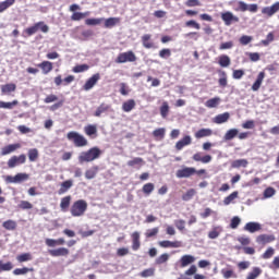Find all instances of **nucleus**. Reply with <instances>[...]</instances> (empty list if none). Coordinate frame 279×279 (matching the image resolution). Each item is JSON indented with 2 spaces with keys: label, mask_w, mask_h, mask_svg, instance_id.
<instances>
[{
  "label": "nucleus",
  "mask_w": 279,
  "mask_h": 279,
  "mask_svg": "<svg viewBox=\"0 0 279 279\" xmlns=\"http://www.w3.org/2000/svg\"><path fill=\"white\" fill-rule=\"evenodd\" d=\"M245 232H250L251 234H254V232H260L263 230V226L258 222H247L244 226Z\"/></svg>",
  "instance_id": "14"
},
{
  "label": "nucleus",
  "mask_w": 279,
  "mask_h": 279,
  "mask_svg": "<svg viewBox=\"0 0 279 279\" xmlns=\"http://www.w3.org/2000/svg\"><path fill=\"white\" fill-rule=\"evenodd\" d=\"M73 186V180H66L61 183V186L58 191V195H64Z\"/></svg>",
  "instance_id": "26"
},
{
  "label": "nucleus",
  "mask_w": 279,
  "mask_h": 279,
  "mask_svg": "<svg viewBox=\"0 0 279 279\" xmlns=\"http://www.w3.org/2000/svg\"><path fill=\"white\" fill-rule=\"evenodd\" d=\"M101 23H104V17L85 20V25L88 26L101 25Z\"/></svg>",
  "instance_id": "56"
},
{
  "label": "nucleus",
  "mask_w": 279,
  "mask_h": 279,
  "mask_svg": "<svg viewBox=\"0 0 279 279\" xmlns=\"http://www.w3.org/2000/svg\"><path fill=\"white\" fill-rule=\"evenodd\" d=\"M99 80H101V74L99 73H96L93 76H90L83 86L84 90L93 89V87L97 85V82H99Z\"/></svg>",
  "instance_id": "10"
},
{
  "label": "nucleus",
  "mask_w": 279,
  "mask_h": 279,
  "mask_svg": "<svg viewBox=\"0 0 279 279\" xmlns=\"http://www.w3.org/2000/svg\"><path fill=\"white\" fill-rule=\"evenodd\" d=\"M165 134H167V130L165 128H159L153 131V136L156 141H162L165 138Z\"/></svg>",
  "instance_id": "36"
},
{
  "label": "nucleus",
  "mask_w": 279,
  "mask_h": 279,
  "mask_svg": "<svg viewBox=\"0 0 279 279\" xmlns=\"http://www.w3.org/2000/svg\"><path fill=\"white\" fill-rule=\"evenodd\" d=\"M223 232L221 227H214L213 230L208 232V239H219V234Z\"/></svg>",
  "instance_id": "37"
},
{
  "label": "nucleus",
  "mask_w": 279,
  "mask_h": 279,
  "mask_svg": "<svg viewBox=\"0 0 279 279\" xmlns=\"http://www.w3.org/2000/svg\"><path fill=\"white\" fill-rule=\"evenodd\" d=\"M86 210H88V203L85 199L75 201L70 208L73 217H84Z\"/></svg>",
  "instance_id": "2"
},
{
  "label": "nucleus",
  "mask_w": 279,
  "mask_h": 279,
  "mask_svg": "<svg viewBox=\"0 0 279 279\" xmlns=\"http://www.w3.org/2000/svg\"><path fill=\"white\" fill-rule=\"evenodd\" d=\"M15 90H16V84L14 83H8L4 85H1L2 95H10V93H14Z\"/></svg>",
  "instance_id": "25"
},
{
  "label": "nucleus",
  "mask_w": 279,
  "mask_h": 279,
  "mask_svg": "<svg viewBox=\"0 0 279 279\" xmlns=\"http://www.w3.org/2000/svg\"><path fill=\"white\" fill-rule=\"evenodd\" d=\"M220 101H221V98L219 97L210 98L205 102V106L206 108H217Z\"/></svg>",
  "instance_id": "42"
},
{
  "label": "nucleus",
  "mask_w": 279,
  "mask_h": 279,
  "mask_svg": "<svg viewBox=\"0 0 279 279\" xmlns=\"http://www.w3.org/2000/svg\"><path fill=\"white\" fill-rule=\"evenodd\" d=\"M116 62L117 64H125V62H136V54L132 50L119 53Z\"/></svg>",
  "instance_id": "5"
},
{
  "label": "nucleus",
  "mask_w": 279,
  "mask_h": 279,
  "mask_svg": "<svg viewBox=\"0 0 279 279\" xmlns=\"http://www.w3.org/2000/svg\"><path fill=\"white\" fill-rule=\"evenodd\" d=\"M16 149H21V144L20 143L10 144L8 146H4L1 149V156H8L10 154H13V151H16Z\"/></svg>",
  "instance_id": "17"
},
{
  "label": "nucleus",
  "mask_w": 279,
  "mask_h": 279,
  "mask_svg": "<svg viewBox=\"0 0 279 279\" xmlns=\"http://www.w3.org/2000/svg\"><path fill=\"white\" fill-rule=\"evenodd\" d=\"M218 64L222 68H228V65L230 64V57H228V54L220 56Z\"/></svg>",
  "instance_id": "54"
},
{
  "label": "nucleus",
  "mask_w": 279,
  "mask_h": 279,
  "mask_svg": "<svg viewBox=\"0 0 279 279\" xmlns=\"http://www.w3.org/2000/svg\"><path fill=\"white\" fill-rule=\"evenodd\" d=\"M159 58H162L163 60H167V58H171V49L163 48L159 51Z\"/></svg>",
  "instance_id": "62"
},
{
  "label": "nucleus",
  "mask_w": 279,
  "mask_h": 279,
  "mask_svg": "<svg viewBox=\"0 0 279 279\" xmlns=\"http://www.w3.org/2000/svg\"><path fill=\"white\" fill-rule=\"evenodd\" d=\"M13 3H16V0H5L3 2H0V13L5 12L8 8H12Z\"/></svg>",
  "instance_id": "55"
},
{
  "label": "nucleus",
  "mask_w": 279,
  "mask_h": 279,
  "mask_svg": "<svg viewBox=\"0 0 279 279\" xmlns=\"http://www.w3.org/2000/svg\"><path fill=\"white\" fill-rule=\"evenodd\" d=\"M136 108V101L134 99H129L122 104L123 112H132Z\"/></svg>",
  "instance_id": "29"
},
{
  "label": "nucleus",
  "mask_w": 279,
  "mask_h": 279,
  "mask_svg": "<svg viewBox=\"0 0 279 279\" xmlns=\"http://www.w3.org/2000/svg\"><path fill=\"white\" fill-rule=\"evenodd\" d=\"M14 269V264L12 262L3 263V260H0V274L1 271H12Z\"/></svg>",
  "instance_id": "44"
},
{
  "label": "nucleus",
  "mask_w": 279,
  "mask_h": 279,
  "mask_svg": "<svg viewBox=\"0 0 279 279\" xmlns=\"http://www.w3.org/2000/svg\"><path fill=\"white\" fill-rule=\"evenodd\" d=\"M37 66L41 69L44 75H49L53 71V63L51 61H43Z\"/></svg>",
  "instance_id": "16"
},
{
  "label": "nucleus",
  "mask_w": 279,
  "mask_h": 279,
  "mask_svg": "<svg viewBox=\"0 0 279 279\" xmlns=\"http://www.w3.org/2000/svg\"><path fill=\"white\" fill-rule=\"evenodd\" d=\"M221 19L226 25H232V23H239V16L232 14V12L222 13Z\"/></svg>",
  "instance_id": "11"
},
{
  "label": "nucleus",
  "mask_w": 279,
  "mask_h": 279,
  "mask_svg": "<svg viewBox=\"0 0 279 279\" xmlns=\"http://www.w3.org/2000/svg\"><path fill=\"white\" fill-rule=\"evenodd\" d=\"M88 69H90V65L88 64H77L75 65L72 71L73 73H85V71H88Z\"/></svg>",
  "instance_id": "53"
},
{
  "label": "nucleus",
  "mask_w": 279,
  "mask_h": 279,
  "mask_svg": "<svg viewBox=\"0 0 279 279\" xmlns=\"http://www.w3.org/2000/svg\"><path fill=\"white\" fill-rule=\"evenodd\" d=\"M220 272L225 279L236 278V272H234L232 266H228V268H222Z\"/></svg>",
  "instance_id": "28"
},
{
  "label": "nucleus",
  "mask_w": 279,
  "mask_h": 279,
  "mask_svg": "<svg viewBox=\"0 0 279 279\" xmlns=\"http://www.w3.org/2000/svg\"><path fill=\"white\" fill-rule=\"evenodd\" d=\"M84 132H85L86 136L97 137V125L88 124L84 128Z\"/></svg>",
  "instance_id": "35"
},
{
  "label": "nucleus",
  "mask_w": 279,
  "mask_h": 279,
  "mask_svg": "<svg viewBox=\"0 0 279 279\" xmlns=\"http://www.w3.org/2000/svg\"><path fill=\"white\" fill-rule=\"evenodd\" d=\"M236 136H239V131L236 129H231L225 134V141H232V138H236Z\"/></svg>",
  "instance_id": "50"
},
{
  "label": "nucleus",
  "mask_w": 279,
  "mask_h": 279,
  "mask_svg": "<svg viewBox=\"0 0 279 279\" xmlns=\"http://www.w3.org/2000/svg\"><path fill=\"white\" fill-rule=\"evenodd\" d=\"M195 138H206L213 136V130L210 129H199L195 134Z\"/></svg>",
  "instance_id": "31"
},
{
  "label": "nucleus",
  "mask_w": 279,
  "mask_h": 279,
  "mask_svg": "<svg viewBox=\"0 0 279 279\" xmlns=\"http://www.w3.org/2000/svg\"><path fill=\"white\" fill-rule=\"evenodd\" d=\"M26 180H29V174L27 173H17L14 177H4V181L7 182V184H19L21 182H25Z\"/></svg>",
  "instance_id": "6"
},
{
  "label": "nucleus",
  "mask_w": 279,
  "mask_h": 279,
  "mask_svg": "<svg viewBox=\"0 0 279 279\" xmlns=\"http://www.w3.org/2000/svg\"><path fill=\"white\" fill-rule=\"evenodd\" d=\"M276 195V189L274 187H267L264 191V199H269V197H274Z\"/></svg>",
  "instance_id": "63"
},
{
  "label": "nucleus",
  "mask_w": 279,
  "mask_h": 279,
  "mask_svg": "<svg viewBox=\"0 0 279 279\" xmlns=\"http://www.w3.org/2000/svg\"><path fill=\"white\" fill-rule=\"evenodd\" d=\"M143 165H145V160L141 157H135L128 161V167H143Z\"/></svg>",
  "instance_id": "39"
},
{
  "label": "nucleus",
  "mask_w": 279,
  "mask_h": 279,
  "mask_svg": "<svg viewBox=\"0 0 279 279\" xmlns=\"http://www.w3.org/2000/svg\"><path fill=\"white\" fill-rule=\"evenodd\" d=\"M263 274V269L254 267L251 272L247 274L246 279H256Z\"/></svg>",
  "instance_id": "47"
},
{
  "label": "nucleus",
  "mask_w": 279,
  "mask_h": 279,
  "mask_svg": "<svg viewBox=\"0 0 279 279\" xmlns=\"http://www.w3.org/2000/svg\"><path fill=\"white\" fill-rule=\"evenodd\" d=\"M132 239V251L138 252L141 250V233L138 231H135L131 235Z\"/></svg>",
  "instance_id": "13"
},
{
  "label": "nucleus",
  "mask_w": 279,
  "mask_h": 279,
  "mask_svg": "<svg viewBox=\"0 0 279 279\" xmlns=\"http://www.w3.org/2000/svg\"><path fill=\"white\" fill-rule=\"evenodd\" d=\"M169 260V254L163 253L159 257L156 258L155 265H165Z\"/></svg>",
  "instance_id": "59"
},
{
  "label": "nucleus",
  "mask_w": 279,
  "mask_h": 279,
  "mask_svg": "<svg viewBox=\"0 0 279 279\" xmlns=\"http://www.w3.org/2000/svg\"><path fill=\"white\" fill-rule=\"evenodd\" d=\"M191 143H192L191 136L185 135L182 140L177 142L175 149H178V151H181V149H184V147H186V145H191Z\"/></svg>",
  "instance_id": "24"
},
{
  "label": "nucleus",
  "mask_w": 279,
  "mask_h": 279,
  "mask_svg": "<svg viewBox=\"0 0 279 279\" xmlns=\"http://www.w3.org/2000/svg\"><path fill=\"white\" fill-rule=\"evenodd\" d=\"M71 206V195L61 198L60 208L62 213H66Z\"/></svg>",
  "instance_id": "34"
},
{
  "label": "nucleus",
  "mask_w": 279,
  "mask_h": 279,
  "mask_svg": "<svg viewBox=\"0 0 279 279\" xmlns=\"http://www.w3.org/2000/svg\"><path fill=\"white\" fill-rule=\"evenodd\" d=\"M276 236L269 234H260L256 238V243L259 245H267V243H274Z\"/></svg>",
  "instance_id": "15"
},
{
  "label": "nucleus",
  "mask_w": 279,
  "mask_h": 279,
  "mask_svg": "<svg viewBox=\"0 0 279 279\" xmlns=\"http://www.w3.org/2000/svg\"><path fill=\"white\" fill-rule=\"evenodd\" d=\"M247 165H250L247 159H236V160L232 161L231 167H232V169H241V167H243V169H245L247 167Z\"/></svg>",
  "instance_id": "33"
},
{
  "label": "nucleus",
  "mask_w": 279,
  "mask_h": 279,
  "mask_svg": "<svg viewBox=\"0 0 279 279\" xmlns=\"http://www.w3.org/2000/svg\"><path fill=\"white\" fill-rule=\"evenodd\" d=\"M192 158L195 162H203V165H208L213 160V156L205 155L202 157V153L194 154Z\"/></svg>",
  "instance_id": "19"
},
{
  "label": "nucleus",
  "mask_w": 279,
  "mask_h": 279,
  "mask_svg": "<svg viewBox=\"0 0 279 279\" xmlns=\"http://www.w3.org/2000/svg\"><path fill=\"white\" fill-rule=\"evenodd\" d=\"M29 271H34V268H27V267L15 268L13 270V276H25V274H29Z\"/></svg>",
  "instance_id": "49"
},
{
  "label": "nucleus",
  "mask_w": 279,
  "mask_h": 279,
  "mask_svg": "<svg viewBox=\"0 0 279 279\" xmlns=\"http://www.w3.org/2000/svg\"><path fill=\"white\" fill-rule=\"evenodd\" d=\"M120 94L126 97V95H130V87L125 83L120 84Z\"/></svg>",
  "instance_id": "64"
},
{
  "label": "nucleus",
  "mask_w": 279,
  "mask_h": 279,
  "mask_svg": "<svg viewBox=\"0 0 279 279\" xmlns=\"http://www.w3.org/2000/svg\"><path fill=\"white\" fill-rule=\"evenodd\" d=\"M154 189H156L154 183H146L142 187V193H144V195H151V193H154Z\"/></svg>",
  "instance_id": "48"
},
{
  "label": "nucleus",
  "mask_w": 279,
  "mask_h": 279,
  "mask_svg": "<svg viewBox=\"0 0 279 279\" xmlns=\"http://www.w3.org/2000/svg\"><path fill=\"white\" fill-rule=\"evenodd\" d=\"M229 119H230V113L225 112V113H220V114L216 116L214 119V122L217 123L218 125H221V123H227V121H229Z\"/></svg>",
  "instance_id": "32"
},
{
  "label": "nucleus",
  "mask_w": 279,
  "mask_h": 279,
  "mask_svg": "<svg viewBox=\"0 0 279 279\" xmlns=\"http://www.w3.org/2000/svg\"><path fill=\"white\" fill-rule=\"evenodd\" d=\"M28 160L31 162H36V160H38V149L32 148L28 150Z\"/></svg>",
  "instance_id": "58"
},
{
  "label": "nucleus",
  "mask_w": 279,
  "mask_h": 279,
  "mask_svg": "<svg viewBox=\"0 0 279 279\" xmlns=\"http://www.w3.org/2000/svg\"><path fill=\"white\" fill-rule=\"evenodd\" d=\"M26 161H27V156H25V154H22L20 156H12L8 160V167L9 169H14V167H19V165H25Z\"/></svg>",
  "instance_id": "7"
},
{
  "label": "nucleus",
  "mask_w": 279,
  "mask_h": 279,
  "mask_svg": "<svg viewBox=\"0 0 279 279\" xmlns=\"http://www.w3.org/2000/svg\"><path fill=\"white\" fill-rule=\"evenodd\" d=\"M236 197H239V192H232L229 196L225 197L223 199V204L225 206H230V204H232L233 199H236Z\"/></svg>",
  "instance_id": "51"
},
{
  "label": "nucleus",
  "mask_w": 279,
  "mask_h": 279,
  "mask_svg": "<svg viewBox=\"0 0 279 279\" xmlns=\"http://www.w3.org/2000/svg\"><path fill=\"white\" fill-rule=\"evenodd\" d=\"M66 138L71 141L75 147H86V145H88V140L75 131L69 132Z\"/></svg>",
  "instance_id": "3"
},
{
  "label": "nucleus",
  "mask_w": 279,
  "mask_h": 279,
  "mask_svg": "<svg viewBox=\"0 0 279 279\" xmlns=\"http://www.w3.org/2000/svg\"><path fill=\"white\" fill-rule=\"evenodd\" d=\"M90 12L86 11V12H74L71 15V21H82V19H86V16H89Z\"/></svg>",
  "instance_id": "40"
},
{
  "label": "nucleus",
  "mask_w": 279,
  "mask_h": 279,
  "mask_svg": "<svg viewBox=\"0 0 279 279\" xmlns=\"http://www.w3.org/2000/svg\"><path fill=\"white\" fill-rule=\"evenodd\" d=\"M196 169L193 167H183L182 169L177 170L175 177L179 179L182 178H191L192 175H195Z\"/></svg>",
  "instance_id": "8"
},
{
  "label": "nucleus",
  "mask_w": 279,
  "mask_h": 279,
  "mask_svg": "<svg viewBox=\"0 0 279 279\" xmlns=\"http://www.w3.org/2000/svg\"><path fill=\"white\" fill-rule=\"evenodd\" d=\"M19 104V100H13L11 102L0 101V108H4L5 110H12L14 106Z\"/></svg>",
  "instance_id": "57"
},
{
  "label": "nucleus",
  "mask_w": 279,
  "mask_h": 279,
  "mask_svg": "<svg viewBox=\"0 0 279 279\" xmlns=\"http://www.w3.org/2000/svg\"><path fill=\"white\" fill-rule=\"evenodd\" d=\"M105 21V27L107 29H110L112 27H114L116 25H119V23H121V17H108Z\"/></svg>",
  "instance_id": "30"
},
{
  "label": "nucleus",
  "mask_w": 279,
  "mask_h": 279,
  "mask_svg": "<svg viewBox=\"0 0 279 279\" xmlns=\"http://www.w3.org/2000/svg\"><path fill=\"white\" fill-rule=\"evenodd\" d=\"M45 243H46L47 247H57V245H64V243H66V241L64 240V238H59L57 240L47 238L45 240Z\"/></svg>",
  "instance_id": "22"
},
{
  "label": "nucleus",
  "mask_w": 279,
  "mask_h": 279,
  "mask_svg": "<svg viewBox=\"0 0 279 279\" xmlns=\"http://www.w3.org/2000/svg\"><path fill=\"white\" fill-rule=\"evenodd\" d=\"M220 77L218 80V84L220 86V88H226V86H228V74L222 71L219 73Z\"/></svg>",
  "instance_id": "41"
},
{
  "label": "nucleus",
  "mask_w": 279,
  "mask_h": 279,
  "mask_svg": "<svg viewBox=\"0 0 279 279\" xmlns=\"http://www.w3.org/2000/svg\"><path fill=\"white\" fill-rule=\"evenodd\" d=\"M108 110H110V106L106 105V104H101L95 111L94 117H101V114H104V112H108Z\"/></svg>",
  "instance_id": "46"
},
{
  "label": "nucleus",
  "mask_w": 279,
  "mask_h": 279,
  "mask_svg": "<svg viewBox=\"0 0 279 279\" xmlns=\"http://www.w3.org/2000/svg\"><path fill=\"white\" fill-rule=\"evenodd\" d=\"M2 227L4 228V230L14 231V230H16V228H17V223H16V221H14V220H12V219H9V220H5V221L2 223Z\"/></svg>",
  "instance_id": "38"
},
{
  "label": "nucleus",
  "mask_w": 279,
  "mask_h": 279,
  "mask_svg": "<svg viewBox=\"0 0 279 279\" xmlns=\"http://www.w3.org/2000/svg\"><path fill=\"white\" fill-rule=\"evenodd\" d=\"M142 44L145 49H156V45L151 41V35L145 34L142 36Z\"/></svg>",
  "instance_id": "18"
},
{
  "label": "nucleus",
  "mask_w": 279,
  "mask_h": 279,
  "mask_svg": "<svg viewBox=\"0 0 279 279\" xmlns=\"http://www.w3.org/2000/svg\"><path fill=\"white\" fill-rule=\"evenodd\" d=\"M32 253H24L16 256L17 263H27L32 260Z\"/></svg>",
  "instance_id": "52"
},
{
  "label": "nucleus",
  "mask_w": 279,
  "mask_h": 279,
  "mask_svg": "<svg viewBox=\"0 0 279 279\" xmlns=\"http://www.w3.org/2000/svg\"><path fill=\"white\" fill-rule=\"evenodd\" d=\"M101 149L99 147L95 146L89 148L88 150L82 151L78 155V162L80 165H84V162H93L99 158H101Z\"/></svg>",
  "instance_id": "1"
},
{
  "label": "nucleus",
  "mask_w": 279,
  "mask_h": 279,
  "mask_svg": "<svg viewBox=\"0 0 279 279\" xmlns=\"http://www.w3.org/2000/svg\"><path fill=\"white\" fill-rule=\"evenodd\" d=\"M180 267L184 268V267H189V265H193V263H195V256L193 255H183L180 260Z\"/></svg>",
  "instance_id": "23"
},
{
  "label": "nucleus",
  "mask_w": 279,
  "mask_h": 279,
  "mask_svg": "<svg viewBox=\"0 0 279 279\" xmlns=\"http://www.w3.org/2000/svg\"><path fill=\"white\" fill-rule=\"evenodd\" d=\"M38 31H41L43 34L49 33V26L45 22H37L33 26H29L24 29V34L29 37L34 36Z\"/></svg>",
  "instance_id": "4"
},
{
  "label": "nucleus",
  "mask_w": 279,
  "mask_h": 279,
  "mask_svg": "<svg viewBox=\"0 0 279 279\" xmlns=\"http://www.w3.org/2000/svg\"><path fill=\"white\" fill-rule=\"evenodd\" d=\"M274 254H276V250H274V247H268L262 255V258H264V260H268V258H271Z\"/></svg>",
  "instance_id": "61"
},
{
  "label": "nucleus",
  "mask_w": 279,
  "mask_h": 279,
  "mask_svg": "<svg viewBox=\"0 0 279 279\" xmlns=\"http://www.w3.org/2000/svg\"><path fill=\"white\" fill-rule=\"evenodd\" d=\"M265 80V72H259L256 81L252 85V90L254 93L260 90V86H263V81Z\"/></svg>",
  "instance_id": "20"
},
{
  "label": "nucleus",
  "mask_w": 279,
  "mask_h": 279,
  "mask_svg": "<svg viewBox=\"0 0 279 279\" xmlns=\"http://www.w3.org/2000/svg\"><path fill=\"white\" fill-rule=\"evenodd\" d=\"M48 254L52 256V258H60V256L66 257L71 252L66 247H58L48 250Z\"/></svg>",
  "instance_id": "9"
},
{
  "label": "nucleus",
  "mask_w": 279,
  "mask_h": 279,
  "mask_svg": "<svg viewBox=\"0 0 279 279\" xmlns=\"http://www.w3.org/2000/svg\"><path fill=\"white\" fill-rule=\"evenodd\" d=\"M159 247L168 248V247H182V242L180 241H169V240H163L158 242Z\"/></svg>",
  "instance_id": "21"
},
{
  "label": "nucleus",
  "mask_w": 279,
  "mask_h": 279,
  "mask_svg": "<svg viewBox=\"0 0 279 279\" xmlns=\"http://www.w3.org/2000/svg\"><path fill=\"white\" fill-rule=\"evenodd\" d=\"M195 195H197V191H195V189H190L182 195V199L183 202H191V198L195 197Z\"/></svg>",
  "instance_id": "45"
},
{
  "label": "nucleus",
  "mask_w": 279,
  "mask_h": 279,
  "mask_svg": "<svg viewBox=\"0 0 279 279\" xmlns=\"http://www.w3.org/2000/svg\"><path fill=\"white\" fill-rule=\"evenodd\" d=\"M159 112L162 119H167V117H169V102L163 101L161 107L159 108Z\"/></svg>",
  "instance_id": "43"
},
{
  "label": "nucleus",
  "mask_w": 279,
  "mask_h": 279,
  "mask_svg": "<svg viewBox=\"0 0 279 279\" xmlns=\"http://www.w3.org/2000/svg\"><path fill=\"white\" fill-rule=\"evenodd\" d=\"M97 173H99V166H93L85 171V178L86 180H94V178H97Z\"/></svg>",
  "instance_id": "27"
},
{
  "label": "nucleus",
  "mask_w": 279,
  "mask_h": 279,
  "mask_svg": "<svg viewBox=\"0 0 279 279\" xmlns=\"http://www.w3.org/2000/svg\"><path fill=\"white\" fill-rule=\"evenodd\" d=\"M279 11V2L274 3L271 7H265L262 9V14L271 17Z\"/></svg>",
  "instance_id": "12"
},
{
  "label": "nucleus",
  "mask_w": 279,
  "mask_h": 279,
  "mask_svg": "<svg viewBox=\"0 0 279 279\" xmlns=\"http://www.w3.org/2000/svg\"><path fill=\"white\" fill-rule=\"evenodd\" d=\"M156 274V269L154 268H147L145 270H143L140 276L141 278H151V276H154Z\"/></svg>",
  "instance_id": "60"
}]
</instances>
